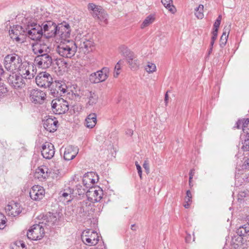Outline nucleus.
<instances>
[{"label":"nucleus","instance_id":"nucleus-1","mask_svg":"<svg viewBox=\"0 0 249 249\" xmlns=\"http://www.w3.org/2000/svg\"><path fill=\"white\" fill-rule=\"evenodd\" d=\"M57 25L51 20L43 22L41 25L33 22L28 28V37L33 40L38 41L43 36L46 38L55 36Z\"/></svg>","mask_w":249,"mask_h":249},{"label":"nucleus","instance_id":"nucleus-2","mask_svg":"<svg viewBox=\"0 0 249 249\" xmlns=\"http://www.w3.org/2000/svg\"><path fill=\"white\" fill-rule=\"evenodd\" d=\"M55 51L61 57L71 58L75 54L77 46L73 40H65L56 46Z\"/></svg>","mask_w":249,"mask_h":249},{"label":"nucleus","instance_id":"nucleus-3","mask_svg":"<svg viewBox=\"0 0 249 249\" xmlns=\"http://www.w3.org/2000/svg\"><path fill=\"white\" fill-rule=\"evenodd\" d=\"M5 68L8 71L14 72L18 70L22 65L20 56L16 53L7 55L4 59Z\"/></svg>","mask_w":249,"mask_h":249},{"label":"nucleus","instance_id":"nucleus-4","mask_svg":"<svg viewBox=\"0 0 249 249\" xmlns=\"http://www.w3.org/2000/svg\"><path fill=\"white\" fill-rule=\"evenodd\" d=\"M120 50L121 54L125 58L131 70L135 71L138 69L140 66V61L137 59L135 54L124 45L120 47Z\"/></svg>","mask_w":249,"mask_h":249},{"label":"nucleus","instance_id":"nucleus-5","mask_svg":"<svg viewBox=\"0 0 249 249\" xmlns=\"http://www.w3.org/2000/svg\"><path fill=\"white\" fill-rule=\"evenodd\" d=\"M109 70L104 67L101 70L91 73L89 76V80L92 84H98L105 81L109 76Z\"/></svg>","mask_w":249,"mask_h":249},{"label":"nucleus","instance_id":"nucleus-6","mask_svg":"<svg viewBox=\"0 0 249 249\" xmlns=\"http://www.w3.org/2000/svg\"><path fill=\"white\" fill-rule=\"evenodd\" d=\"M99 236L98 233L89 229L85 230L81 235V239L83 243L88 246H95L99 241Z\"/></svg>","mask_w":249,"mask_h":249},{"label":"nucleus","instance_id":"nucleus-7","mask_svg":"<svg viewBox=\"0 0 249 249\" xmlns=\"http://www.w3.org/2000/svg\"><path fill=\"white\" fill-rule=\"evenodd\" d=\"M52 108L53 111L55 114L65 113L69 109L68 102L63 98H56L52 100Z\"/></svg>","mask_w":249,"mask_h":249},{"label":"nucleus","instance_id":"nucleus-8","mask_svg":"<svg viewBox=\"0 0 249 249\" xmlns=\"http://www.w3.org/2000/svg\"><path fill=\"white\" fill-rule=\"evenodd\" d=\"M90 207L91 203L87 200H83L78 203L76 212L77 219L80 221L86 219L89 214Z\"/></svg>","mask_w":249,"mask_h":249},{"label":"nucleus","instance_id":"nucleus-9","mask_svg":"<svg viewBox=\"0 0 249 249\" xmlns=\"http://www.w3.org/2000/svg\"><path fill=\"white\" fill-rule=\"evenodd\" d=\"M30 24H28L26 27L23 28L22 26L16 25L9 30V35L11 38L17 41H20L23 40L21 36H25L28 37V28Z\"/></svg>","mask_w":249,"mask_h":249},{"label":"nucleus","instance_id":"nucleus-10","mask_svg":"<svg viewBox=\"0 0 249 249\" xmlns=\"http://www.w3.org/2000/svg\"><path fill=\"white\" fill-rule=\"evenodd\" d=\"M67 88L66 85L62 81H53L49 88L50 94L54 97L62 96L63 94L66 93Z\"/></svg>","mask_w":249,"mask_h":249},{"label":"nucleus","instance_id":"nucleus-11","mask_svg":"<svg viewBox=\"0 0 249 249\" xmlns=\"http://www.w3.org/2000/svg\"><path fill=\"white\" fill-rule=\"evenodd\" d=\"M44 234V226L39 223L33 225L27 233V236L31 240H37L41 239Z\"/></svg>","mask_w":249,"mask_h":249},{"label":"nucleus","instance_id":"nucleus-12","mask_svg":"<svg viewBox=\"0 0 249 249\" xmlns=\"http://www.w3.org/2000/svg\"><path fill=\"white\" fill-rule=\"evenodd\" d=\"M35 62L39 68L47 69L52 64L53 59L50 52H46L42 54L36 56L35 58Z\"/></svg>","mask_w":249,"mask_h":249},{"label":"nucleus","instance_id":"nucleus-13","mask_svg":"<svg viewBox=\"0 0 249 249\" xmlns=\"http://www.w3.org/2000/svg\"><path fill=\"white\" fill-rule=\"evenodd\" d=\"M9 85L15 89H22L25 87L26 82L22 75L13 72L7 78Z\"/></svg>","mask_w":249,"mask_h":249},{"label":"nucleus","instance_id":"nucleus-14","mask_svg":"<svg viewBox=\"0 0 249 249\" xmlns=\"http://www.w3.org/2000/svg\"><path fill=\"white\" fill-rule=\"evenodd\" d=\"M103 195V191L101 188L90 187L86 192L87 201L90 203L99 202L102 198Z\"/></svg>","mask_w":249,"mask_h":249},{"label":"nucleus","instance_id":"nucleus-15","mask_svg":"<svg viewBox=\"0 0 249 249\" xmlns=\"http://www.w3.org/2000/svg\"><path fill=\"white\" fill-rule=\"evenodd\" d=\"M53 82L52 76L48 72L39 73L36 78V82L38 87L41 88H50Z\"/></svg>","mask_w":249,"mask_h":249},{"label":"nucleus","instance_id":"nucleus-16","mask_svg":"<svg viewBox=\"0 0 249 249\" xmlns=\"http://www.w3.org/2000/svg\"><path fill=\"white\" fill-rule=\"evenodd\" d=\"M75 43L77 46V49L78 48L79 51L84 53H87L91 51L94 44L92 40L88 39L85 37H83L79 40H76Z\"/></svg>","mask_w":249,"mask_h":249},{"label":"nucleus","instance_id":"nucleus-17","mask_svg":"<svg viewBox=\"0 0 249 249\" xmlns=\"http://www.w3.org/2000/svg\"><path fill=\"white\" fill-rule=\"evenodd\" d=\"M71 30L70 25L67 22H63L57 25V33L55 36L60 37L62 40L66 39L71 35Z\"/></svg>","mask_w":249,"mask_h":249},{"label":"nucleus","instance_id":"nucleus-18","mask_svg":"<svg viewBox=\"0 0 249 249\" xmlns=\"http://www.w3.org/2000/svg\"><path fill=\"white\" fill-rule=\"evenodd\" d=\"M45 93L38 89H33L30 91V98L35 104H42L46 99Z\"/></svg>","mask_w":249,"mask_h":249},{"label":"nucleus","instance_id":"nucleus-19","mask_svg":"<svg viewBox=\"0 0 249 249\" xmlns=\"http://www.w3.org/2000/svg\"><path fill=\"white\" fill-rule=\"evenodd\" d=\"M45 191L43 187L39 185L33 186L30 190L31 198L35 201L42 199L45 195Z\"/></svg>","mask_w":249,"mask_h":249},{"label":"nucleus","instance_id":"nucleus-20","mask_svg":"<svg viewBox=\"0 0 249 249\" xmlns=\"http://www.w3.org/2000/svg\"><path fill=\"white\" fill-rule=\"evenodd\" d=\"M34 66L33 64H26L23 67L20 68L19 70L20 71V75H22L26 83L29 80L34 78L35 72L34 70Z\"/></svg>","mask_w":249,"mask_h":249},{"label":"nucleus","instance_id":"nucleus-21","mask_svg":"<svg viewBox=\"0 0 249 249\" xmlns=\"http://www.w3.org/2000/svg\"><path fill=\"white\" fill-rule=\"evenodd\" d=\"M32 50L33 53L36 56L42 54L46 52H50V47L41 41H37L32 44Z\"/></svg>","mask_w":249,"mask_h":249},{"label":"nucleus","instance_id":"nucleus-22","mask_svg":"<svg viewBox=\"0 0 249 249\" xmlns=\"http://www.w3.org/2000/svg\"><path fill=\"white\" fill-rule=\"evenodd\" d=\"M5 211L9 216L15 217L21 212L20 205L17 202H11L6 206Z\"/></svg>","mask_w":249,"mask_h":249},{"label":"nucleus","instance_id":"nucleus-23","mask_svg":"<svg viewBox=\"0 0 249 249\" xmlns=\"http://www.w3.org/2000/svg\"><path fill=\"white\" fill-rule=\"evenodd\" d=\"M54 148L53 145L46 142L42 146L41 155L46 159H52L54 155Z\"/></svg>","mask_w":249,"mask_h":249},{"label":"nucleus","instance_id":"nucleus-24","mask_svg":"<svg viewBox=\"0 0 249 249\" xmlns=\"http://www.w3.org/2000/svg\"><path fill=\"white\" fill-rule=\"evenodd\" d=\"M78 148L77 146L69 145L65 148L64 151V159L66 160L73 159L78 153Z\"/></svg>","mask_w":249,"mask_h":249},{"label":"nucleus","instance_id":"nucleus-25","mask_svg":"<svg viewBox=\"0 0 249 249\" xmlns=\"http://www.w3.org/2000/svg\"><path fill=\"white\" fill-rule=\"evenodd\" d=\"M86 103V106H92L95 105L98 100V96L94 92L89 90H86L84 94Z\"/></svg>","mask_w":249,"mask_h":249},{"label":"nucleus","instance_id":"nucleus-26","mask_svg":"<svg viewBox=\"0 0 249 249\" xmlns=\"http://www.w3.org/2000/svg\"><path fill=\"white\" fill-rule=\"evenodd\" d=\"M247 239L243 237L236 235L231 240L232 247L235 249H244L246 248Z\"/></svg>","mask_w":249,"mask_h":249},{"label":"nucleus","instance_id":"nucleus-27","mask_svg":"<svg viewBox=\"0 0 249 249\" xmlns=\"http://www.w3.org/2000/svg\"><path fill=\"white\" fill-rule=\"evenodd\" d=\"M57 124L58 122L57 121H55L52 118H48L44 121L43 126L46 130L50 132H53L56 130Z\"/></svg>","mask_w":249,"mask_h":249},{"label":"nucleus","instance_id":"nucleus-28","mask_svg":"<svg viewBox=\"0 0 249 249\" xmlns=\"http://www.w3.org/2000/svg\"><path fill=\"white\" fill-rule=\"evenodd\" d=\"M92 173L85 174L83 178V185L86 188L93 187L92 185L95 183V179L91 178L92 177Z\"/></svg>","mask_w":249,"mask_h":249},{"label":"nucleus","instance_id":"nucleus-29","mask_svg":"<svg viewBox=\"0 0 249 249\" xmlns=\"http://www.w3.org/2000/svg\"><path fill=\"white\" fill-rule=\"evenodd\" d=\"M56 221L57 218L56 216L53 214H50L48 216L46 215L43 221L39 223H41V225H43L44 228L45 227L46 228L49 227L50 228L54 225Z\"/></svg>","mask_w":249,"mask_h":249},{"label":"nucleus","instance_id":"nucleus-30","mask_svg":"<svg viewBox=\"0 0 249 249\" xmlns=\"http://www.w3.org/2000/svg\"><path fill=\"white\" fill-rule=\"evenodd\" d=\"M249 124V119H243L238 120V121L236 122L235 125L234 126V128H236L237 129H239L240 128H242V130L244 133H246L247 134H249V132L248 131V127Z\"/></svg>","mask_w":249,"mask_h":249},{"label":"nucleus","instance_id":"nucleus-31","mask_svg":"<svg viewBox=\"0 0 249 249\" xmlns=\"http://www.w3.org/2000/svg\"><path fill=\"white\" fill-rule=\"evenodd\" d=\"M88 9L91 11L90 13L94 18H96L103 9L101 6L97 5L93 3H89Z\"/></svg>","mask_w":249,"mask_h":249},{"label":"nucleus","instance_id":"nucleus-32","mask_svg":"<svg viewBox=\"0 0 249 249\" xmlns=\"http://www.w3.org/2000/svg\"><path fill=\"white\" fill-rule=\"evenodd\" d=\"M73 191L70 188L65 189L64 191L59 193L60 197L61 200L70 202L72 199Z\"/></svg>","mask_w":249,"mask_h":249},{"label":"nucleus","instance_id":"nucleus-33","mask_svg":"<svg viewBox=\"0 0 249 249\" xmlns=\"http://www.w3.org/2000/svg\"><path fill=\"white\" fill-rule=\"evenodd\" d=\"M86 125L88 128H92L97 123L96 115L95 113L89 114L85 120Z\"/></svg>","mask_w":249,"mask_h":249},{"label":"nucleus","instance_id":"nucleus-34","mask_svg":"<svg viewBox=\"0 0 249 249\" xmlns=\"http://www.w3.org/2000/svg\"><path fill=\"white\" fill-rule=\"evenodd\" d=\"M236 233L237 235L243 237L245 236H248V238L249 234V225L246 224L240 226L238 229H237Z\"/></svg>","mask_w":249,"mask_h":249},{"label":"nucleus","instance_id":"nucleus-35","mask_svg":"<svg viewBox=\"0 0 249 249\" xmlns=\"http://www.w3.org/2000/svg\"><path fill=\"white\" fill-rule=\"evenodd\" d=\"M71 88V92L72 95L73 96L74 100H78L81 98L82 94L80 88H79L76 85H72Z\"/></svg>","mask_w":249,"mask_h":249},{"label":"nucleus","instance_id":"nucleus-36","mask_svg":"<svg viewBox=\"0 0 249 249\" xmlns=\"http://www.w3.org/2000/svg\"><path fill=\"white\" fill-rule=\"evenodd\" d=\"M48 168L46 166L39 167L36 171V174L40 176L43 179H46L49 176Z\"/></svg>","mask_w":249,"mask_h":249},{"label":"nucleus","instance_id":"nucleus-37","mask_svg":"<svg viewBox=\"0 0 249 249\" xmlns=\"http://www.w3.org/2000/svg\"><path fill=\"white\" fill-rule=\"evenodd\" d=\"M102 22L105 24H107L108 23V15L107 12L103 9L100 14L96 17Z\"/></svg>","mask_w":249,"mask_h":249},{"label":"nucleus","instance_id":"nucleus-38","mask_svg":"<svg viewBox=\"0 0 249 249\" xmlns=\"http://www.w3.org/2000/svg\"><path fill=\"white\" fill-rule=\"evenodd\" d=\"M155 17L153 15H150L147 16L141 24V28L143 29L154 22Z\"/></svg>","mask_w":249,"mask_h":249},{"label":"nucleus","instance_id":"nucleus-39","mask_svg":"<svg viewBox=\"0 0 249 249\" xmlns=\"http://www.w3.org/2000/svg\"><path fill=\"white\" fill-rule=\"evenodd\" d=\"M203 9L204 6L202 4H199L197 7L195 9V15L198 19L203 18Z\"/></svg>","mask_w":249,"mask_h":249},{"label":"nucleus","instance_id":"nucleus-40","mask_svg":"<svg viewBox=\"0 0 249 249\" xmlns=\"http://www.w3.org/2000/svg\"><path fill=\"white\" fill-rule=\"evenodd\" d=\"M161 2L165 7L169 9V11L172 13H175V8L173 5H171L172 0H161Z\"/></svg>","mask_w":249,"mask_h":249},{"label":"nucleus","instance_id":"nucleus-41","mask_svg":"<svg viewBox=\"0 0 249 249\" xmlns=\"http://www.w3.org/2000/svg\"><path fill=\"white\" fill-rule=\"evenodd\" d=\"M229 29H225V30L223 32V34L220 38V46L225 45L226 43L227 38L228 37V34H227L228 33L229 34Z\"/></svg>","mask_w":249,"mask_h":249},{"label":"nucleus","instance_id":"nucleus-42","mask_svg":"<svg viewBox=\"0 0 249 249\" xmlns=\"http://www.w3.org/2000/svg\"><path fill=\"white\" fill-rule=\"evenodd\" d=\"M156 65L152 63H148V65L145 68V70L149 73L153 72L156 71Z\"/></svg>","mask_w":249,"mask_h":249},{"label":"nucleus","instance_id":"nucleus-43","mask_svg":"<svg viewBox=\"0 0 249 249\" xmlns=\"http://www.w3.org/2000/svg\"><path fill=\"white\" fill-rule=\"evenodd\" d=\"M6 218L5 216L0 213V229H3L5 227Z\"/></svg>","mask_w":249,"mask_h":249},{"label":"nucleus","instance_id":"nucleus-44","mask_svg":"<svg viewBox=\"0 0 249 249\" xmlns=\"http://www.w3.org/2000/svg\"><path fill=\"white\" fill-rule=\"evenodd\" d=\"M76 189L77 190V192L78 193V194L79 195H82L86 193V192L87 191V189L88 188H86V187L83 188V186L81 185H78L76 186Z\"/></svg>","mask_w":249,"mask_h":249},{"label":"nucleus","instance_id":"nucleus-45","mask_svg":"<svg viewBox=\"0 0 249 249\" xmlns=\"http://www.w3.org/2000/svg\"><path fill=\"white\" fill-rule=\"evenodd\" d=\"M7 92V88L3 83L0 81V97Z\"/></svg>","mask_w":249,"mask_h":249},{"label":"nucleus","instance_id":"nucleus-46","mask_svg":"<svg viewBox=\"0 0 249 249\" xmlns=\"http://www.w3.org/2000/svg\"><path fill=\"white\" fill-rule=\"evenodd\" d=\"M242 149L244 151H249V139H246L244 141V142H243V145L242 146Z\"/></svg>","mask_w":249,"mask_h":249},{"label":"nucleus","instance_id":"nucleus-47","mask_svg":"<svg viewBox=\"0 0 249 249\" xmlns=\"http://www.w3.org/2000/svg\"><path fill=\"white\" fill-rule=\"evenodd\" d=\"M242 166L243 169H249V157L244 158Z\"/></svg>","mask_w":249,"mask_h":249},{"label":"nucleus","instance_id":"nucleus-48","mask_svg":"<svg viewBox=\"0 0 249 249\" xmlns=\"http://www.w3.org/2000/svg\"><path fill=\"white\" fill-rule=\"evenodd\" d=\"M217 33L218 32H215L214 31H213V32H212V37L211 41L210 42V46L212 47H213L214 41L217 38Z\"/></svg>","mask_w":249,"mask_h":249},{"label":"nucleus","instance_id":"nucleus-49","mask_svg":"<svg viewBox=\"0 0 249 249\" xmlns=\"http://www.w3.org/2000/svg\"><path fill=\"white\" fill-rule=\"evenodd\" d=\"M249 193L247 191H241L238 194V199H243L244 198L248 196Z\"/></svg>","mask_w":249,"mask_h":249},{"label":"nucleus","instance_id":"nucleus-50","mask_svg":"<svg viewBox=\"0 0 249 249\" xmlns=\"http://www.w3.org/2000/svg\"><path fill=\"white\" fill-rule=\"evenodd\" d=\"M192 202V194L190 190H187L186 192V196L185 198V201Z\"/></svg>","mask_w":249,"mask_h":249},{"label":"nucleus","instance_id":"nucleus-51","mask_svg":"<svg viewBox=\"0 0 249 249\" xmlns=\"http://www.w3.org/2000/svg\"><path fill=\"white\" fill-rule=\"evenodd\" d=\"M135 165L137 168V169L138 170V174L141 178H142V168L141 166L138 163V161L135 162Z\"/></svg>","mask_w":249,"mask_h":249},{"label":"nucleus","instance_id":"nucleus-52","mask_svg":"<svg viewBox=\"0 0 249 249\" xmlns=\"http://www.w3.org/2000/svg\"><path fill=\"white\" fill-rule=\"evenodd\" d=\"M72 107L73 108V110L74 112H79L80 110L82 109V106L80 105H73Z\"/></svg>","mask_w":249,"mask_h":249},{"label":"nucleus","instance_id":"nucleus-53","mask_svg":"<svg viewBox=\"0 0 249 249\" xmlns=\"http://www.w3.org/2000/svg\"><path fill=\"white\" fill-rule=\"evenodd\" d=\"M220 22L218 21H215L214 24H213V31L215 32H218V28L219 27V25L220 24Z\"/></svg>","mask_w":249,"mask_h":249},{"label":"nucleus","instance_id":"nucleus-54","mask_svg":"<svg viewBox=\"0 0 249 249\" xmlns=\"http://www.w3.org/2000/svg\"><path fill=\"white\" fill-rule=\"evenodd\" d=\"M124 61L122 60H119L115 66V71L121 70V66L123 64Z\"/></svg>","mask_w":249,"mask_h":249},{"label":"nucleus","instance_id":"nucleus-55","mask_svg":"<svg viewBox=\"0 0 249 249\" xmlns=\"http://www.w3.org/2000/svg\"><path fill=\"white\" fill-rule=\"evenodd\" d=\"M143 167L147 172V173H149V164L147 160H145L143 164Z\"/></svg>","mask_w":249,"mask_h":249},{"label":"nucleus","instance_id":"nucleus-56","mask_svg":"<svg viewBox=\"0 0 249 249\" xmlns=\"http://www.w3.org/2000/svg\"><path fill=\"white\" fill-rule=\"evenodd\" d=\"M191 239V236L190 234H188L185 237V241L186 242L189 243Z\"/></svg>","mask_w":249,"mask_h":249},{"label":"nucleus","instance_id":"nucleus-57","mask_svg":"<svg viewBox=\"0 0 249 249\" xmlns=\"http://www.w3.org/2000/svg\"><path fill=\"white\" fill-rule=\"evenodd\" d=\"M191 203V202H187V201H186L185 202V203L184 204L183 206L185 208L187 209V208H188L190 207V205Z\"/></svg>","mask_w":249,"mask_h":249},{"label":"nucleus","instance_id":"nucleus-58","mask_svg":"<svg viewBox=\"0 0 249 249\" xmlns=\"http://www.w3.org/2000/svg\"><path fill=\"white\" fill-rule=\"evenodd\" d=\"M168 91L166 92L165 95V98H164V101L165 103V105L167 106L168 100Z\"/></svg>","mask_w":249,"mask_h":249},{"label":"nucleus","instance_id":"nucleus-59","mask_svg":"<svg viewBox=\"0 0 249 249\" xmlns=\"http://www.w3.org/2000/svg\"><path fill=\"white\" fill-rule=\"evenodd\" d=\"M120 70H118V71H115L114 70V77L116 78L118 76V75H119L120 73Z\"/></svg>","mask_w":249,"mask_h":249},{"label":"nucleus","instance_id":"nucleus-60","mask_svg":"<svg viewBox=\"0 0 249 249\" xmlns=\"http://www.w3.org/2000/svg\"><path fill=\"white\" fill-rule=\"evenodd\" d=\"M126 134L129 136H132L133 134V131L131 129H128L126 131Z\"/></svg>","mask_w":249,"mask_h":249},{"label":"nucleus","instance_id":"nucleus-61","mask_svg":"<svg viewBox=\"0 0 249 249\" xmlns=\"http://www.w3.org/2000/svg\"><path fill=\"white\" fill-rule=\"evenodd\" d=\"M195 174V170L194 169H191L189 173V176L193 177L194 176Z\"/></svg>","mask_w":249,"mask_h":249},{"label":"nucleus","instance_id":"nucleus-62","mask_svg":"<svg viewBox=\"0 0 249 249\" xmlns=\"http://www.w3.org/2000/svg\"><path fill=\"white\" fill-rule=\"evenodd\" d=\"M131 230L134 231H136V228L135 224L131 225Z\"/></svg>","mask_w":249,"mask_h":249},{"label":"nucleus","instance_id":"nucleus-63","mask_svg":"<svg viewBox=\"0 0 249 249\" xmlns=\"http://www.w3.org/2000/svg\"><path fill=\"white\" fill-rule=\"evenodd\" d=\"M221 19H222V16H221V15H219L218 18H217L216 21H220L221 22Z\"/></svg>","mask_w":249,"mask_h":249},{"label":"nucleus","instance_id":"nucleus-64","mask_svg":"<svg viewBox=\"0 0 249 249\" xmlns=\"http://www.w3.org/2000/svg\"><path fill=\"white\" fill-rule=\"evenodd\" d=\"M212 51H213V47L210 46V48L208 51V54H210V53L212 52Z\"/></svg>","mask_w":249,"mask_h":249}]
</instances>
